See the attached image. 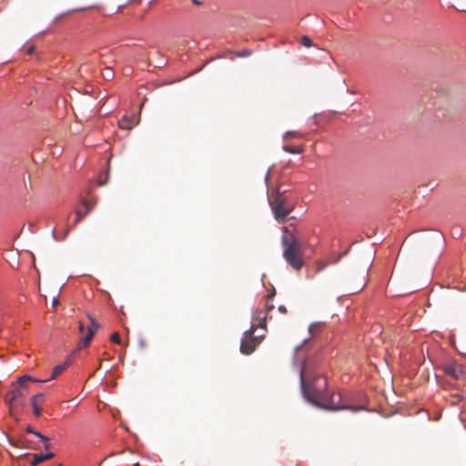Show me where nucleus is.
Listing matches in <instances>:
<instances>
[{"label": "nucleus", "instance_id": "obj_1", "mask_svg": "<svg viewBox=\"0 0 466 466\" xmlns=\"http://www.w3.org/2000/svg\"><path fill=\"white\" fill-rule=\"evenodd\" d=\"M300 386L304 398L313 405L329 410H349L359 411L363 410L361 406H342L341 396L339 393L327 392L328 381L321 374H313L309 370V364L305 361L299 369Z\"/></svg>", "mask_w": 466, "mask_h": 466}, {"label": "nucleus", "instance_id": "obj_7", "mask_svg": "<svg viewBox=\"0 0 466 466\" xmlns=\"http://www.w3.org/2000/svg\"><path fill=\"white\" fill-rule=\"evenodd\" d=\"M87 318L90 321V324L87 327V334L79 341L76 348L77 350H81L82 348H86L95 336L96 332L100 328L99 323L92 316L87 315Z\"/></svg>", "mask_w": 466, "mask_h": 466}, {"label": "nucleus", "instance_id": "obj_19", "mask_svg": "<svg viewBox=\"0 0 466 466\" xmlns=\"http://www.w3.org/2000/svg\"><path fill=\"white\" fill-rule=\"evenodd\" d=\"M26 431L38 437L41 441H46V437L38 431H34L31 427H27Z\"/></svg>", "mask_w": 466, "mask_h": 466}, {"label": "nucleus", "instance_id": "obj_22", "mask_svg": "<svg viewBox=\"0 0 466 466\" xmlns=\"http://www.w3.org/2000/svg\"><path fill=\"white\" fill-rule=\"evenodd\" d=\"M285 137L288 138L289 137H300V134L298 133L297 131H289L286 133Z\"/></svg>", "mask_w": 466, "mask_h": 466}, {"label": "nucleus", "instance_id": "obj_23", "mask_svg": "<svg viewBox=\"0 0 466 466\" xmlns=\"http://www.w3.org/2000/svg\"><path fill=\"white\" fill-rule=\"evenodd\" d=\"M69 230H70V228H67V229L63 233V236H62L60 238H56V237L55 236V229H53V230H52V234H53V236H54L56 239H65V238H66V236H67L68 232H69Z\"/></svg>", "mask_w": 466, "mask_h": 466}, {"label": "nucleus", "instance_id": "obj_10", "mask_svg": "<svg viewBox=\"0 0 466 466\" xmlns=\"http://www.w3.org/2000/svg\"><path fill=\"white\" fill-rule=\"evenodd\" d=\"M138 123L135 116H123L119 121V127L123 129H131Z\"/></svg>", "mask_w": 466, "mask_h": 466}, {"label": "nucleus", "instance_id": "obj_21", "mask_svg": "<svg viewBox=\"0 0 466 466\" xmlns=\"http://www.w3.org/2000/svg\"><path fill=\"white\" fill-rule=\"evenodd\" d=\"M110 340L114 343L119 344L121 342L119 334L117 332L113 333L110 336Z\"/></svg>", "mask_w": 466, "mask_h": 466}, {"label": "nucleus", "instance_id": "obj_13", "mask_svg": "<svg viewBox=\"0 0 466 466\" xmlns=\"http://www.w3.org/2000/svg\"><path fill=\"white\" fill-rule=\"evenodd\" d=\"M67 366H68L67 362H66L65 364L56 366L53 370L52 376H51L50 380L56 379L60 374H62Z\"/></svg>", "mask_w": 466, "mask_h": 466}, {"label": "nucleus", "instance_id": "obj_28", "mask_svg": "<svg viewBox=\"0 0 466 466\" xmlns=\"http://www.w3.org/2000/svg\"><path fill=\"white\" fill-rule=\"evenodd\" d=\"M84 324L82 322H79V325H78V330L80 333L84 332Z\"/></svg>", "mask_w": 466, "mask_h": 466}, {"label": "nucleus", "instance_id": "obj_33", "mask_svg": "<svg viewBox=\"0 0 466 466\" xmlns=\"http://www.w3.org/2000/svg\"><path fill=\"white\" fill-rule=\"evenodd\" d=\"M59 466H63L62 464H59Z\"/></svg>", "mask_w": 466, "mask_h": 466}, {"label": "nucleus", "instance_id": "obj_30", "mask_svg": "<svg viewBox=\"0 0 466 466\" xmlns=\"http://www.w3.org/2000/svg\"><path fill=\"white\" fill-rule=\"evenodd\" d=\"M192 2L197 5H200V2H198V0H192Z\"/></svg>", "mask_w": 466, "mask_h": 466}, {"label": "nucleus", "instance_id": "obj_24", "mask_svg": "<svg viewBox=\"0 0 466 466\" xmlns=\"http://www.w3.org/2000/svg\"><path fill=\"white\" fill-rule=\"evenodd\" d=\"M250 55H251V51H249V50H244L238 54V56H248Z\"/></svg>", "mask_w": 466, "mask_h": 466}, {"label": "nucleus", "instance_id": "obj_20", "mask_svg": "<svg viewBox=\"0 0 466 466\" xmlns=\"http://www.w3.org/2000/svg\"><path fill=\"white\" fill-rule=\"evenodd\" d=\"M301 44L307 47H309L312 46V41L308 35H303L301 37Z\"/></svg>", "mask_w": 466, "mask_h": 466}, {"label": "nucleus", "instance_id": "obj_31", "mask_svg": "<svg viewBox=\"0 0 466 466\" xmlns=\"http://www.w3.org/2000/svg\"><path fill=\"white\" fill-rule=\"evenodd\" d=\"M105 184H106V181H103V182H100V183H99V185H100V186H103V185H105Z\"/></svg>", "mask_w": 466, "mask_h": 466}, {"label": "nucleus", "instance_id": "obj_29", "mask_svg": "<svg viewBox=\"0 0 466 466\" xmlns=\"http://www.w3.org/2000/svg\"><path fill=\"white\" fill-rule=\"evenodd\" d=\"M52 304H53V306H56L58 304L57 299L54 298Z\"/></svg>", "mask_w": 466, "mask_h": 466}, {"label": "nucleus", "instance_id": "obj_14", "mask_svg": "<svg viewBox=\"0 0 466 466\" xmlns=\"http://www.w3.org/2000/svg\"><path fill=\"white\" fill-rule=\"evenodd\" d=\"M283 149L290 154H301L304 151V147H293V146H285Z\"/></svg>", "mask_w": 466, "mask_h": 466}, {"label": "nucleus", "instance_id": "obj_9", "mask_svg": "<svg viewBox=\"0 0 466 466\" xmlns=\"http://www.w3.org/2000/svg\"><path fill=\"white\" fill-rule=\"evenodd\" d=\"M96 203H89L88 201L86 200H84L82 202V205L84 207V211H81V210H77L76 211V221H75V224L78 223L79 221H81L83 219V218L87 215L91 210L92 208H94Z\"/></svg>", "mask_w": 466, "mask_h": 466}, {"label": "nucleus", "instance_id": "obj_4", "mask_svg": "<svg viewBox=\"0 0 466 466\" xmlns=\"http://www.w3.org/2000/svg\"><path fill=\"white\" fill-rule=\"evenodd\" d=\"M31 380L33 379L30 376L25 375L21 377L17 381L18 385L15 386L8 392L9 400L18 405H23L24 398L27 393L26 383Z\"/></svg>", "mask_w": 466, "mask_h": 466}, {"label": "nucleus", "instance_id": "obj_12", "mask_svg": "<svg viewBox=\"0 0 466 466\" xmlns=\"http://www.w3.org/2000/svg\"><path fill=\"white\" fill-rule=\"evenodd\" d=\"M54 457H55V453H53V452H47L45 454H35L30 464H31V466H37L41 462L50 460Z\"/></svg>", "mask_w": 466, "mask_h": 466}, {"label": "nucleus", "instance_id": "obj_15", "mask_svg": "<svg viewBox=\"0 0 466 466\" xmlns=\"http://www.w3.org/2000/svg\"><path fill=\"white\" fill-rule=\"evenodd\" d=\"M463 400L462 394H451L448 398V401L451 403V405H457Z\"/></svg>", "mask_w": 466, "mask_h": 466}, {"label": "nucleus", "instance_id": "obj_16", "mask_svg": "<svg viewBox=\"0 0 466 466\" xmlns=\"http://www.w3.org/2000/svg\"><path fill=\"white\" fill-rule=\"evenodd\" d=\"M327 267V262L322 260H316L314 263L315 273H319L324 270Z\"/></svg>", "mask_w": 466, "mask_h": 466}, {"label": "nucleus", "instance_id": "obj_6", "mask_svg": "<svg viewBox=\"0 0 466 466\" xmlns=\"http://www.w3.org/2000/svg\"><path fill=\"white\" fill-rule=\"evenodd\" d=\"M443 372L453 380H461L466 377L464 367L457 361L451 360L442 365Z\"/></svg>", "mask_w": 466, "mask_h": 466}, {"label": "nucleus", "instance_id": "obj_2", "mask_svg": "<svg viewBox=\"0 0 466 466\" xmlns=\"http://www.w3.org/2000/svg\"><path fill=\"white\" fill-rule=\"evenodd\" d=\"M285 232L281 238L283 258L293 269L299 271L304 266L302 242L294 236H289L286 228Z\"/></svg>", "mask_w": 466, "mask_h": 466}, {"label": "nucleus", "instance_id": "obj_25", "mask_svg": "<svg viewBox=\"0 0 466 466\" xmlns=\"http://www.w3.org/2000/svg\"><path fill=\"white\" fill-rule=\"evenodd\" d=\"M35 52V46H29L27 49H26V54L28 55H33Z\"/></svg>", "mask_w": 466, "mask_h": 466}, {"label": "nucleus", "instance_id": "obj_18", "mask_svg": "<svg viewBox=\"0 0 466 466\" xmlns=\"http://www.w3.org/2000/svg\"><path fill=\"white\" fill-rule=\"evenodd\" d=\"M114 76V73L111 68L106 67L105 71L103 72V77L106 80L112 79Z\"/></svg>", "mask_w": 466, "mask_h": 466}, {"label": "nucleus", "instance_id": "obj_8", "mask_svg": "<svg viewBox=\"0 0 466 466\" xmlns=\"http://www.w3.org/2000/svg\"><path fill=\"white\" fill-rule=\"evenodd\" d=\"M267 314L265 310L257 309L252 317L251 327L255 326V330L258 328H266Z\"/></svg>", "mask_w": 466, "mask_h": 466}, {"label": "nucleus", "instance_id": "obj_17", "mask_svg": "<svg viewBox=\"0 0 466 466\" xmlns=\"http://www.w3.org/2000/svg\"><path fill=\"white\" fill-rule=\"evenodd\" d=\"M275 295V290L271 294H268L267 296L268 300L265 303L264 309L266 312H268L274 309V305L269 301L272 299L273 296Z\"/></svg>", "mask_w": 466, "mask_h": 466}, {"label": "nucleus", "instance_id": "obj_32", "mask_svg": "<svg viewBox=\"0 0 466 466\" xmlns=\"http://www.w3.org/2000/svg\"><path fill=\"white\" fill-rule=\"evenodd\" d=\"M300 349H301V347H300V346H299V347H297V348H296V350L298 351V350H299Z\"/></svg>", "mask_w": 466, "mask_h": 466}, {"label": "nucleus", "instance_id": "obj_5", "mask_svg": "<svg viewBox=\"0 0 466 466\" xmlns=\"http://www.w3.org/2000/svg\"><path fill=\"white\" fill-rule=\"evenodd\" d=\"M255 326L250 327L248 330L245 331L240 344L241 353L245 355L251 354L261 342L263 336H255Z\"/></svg>", "mask_w": 466, "mask_h": 466}, {"label": "nucleus", "instance_id": "obj_27", "mask_svg": "<svg viewBox=\"0 0 466 466\" xmlns=\"http://www.w3.org/2000/svg\"><path fill=\"white\" fill-rule=\"evenodd\" d=\"M279 311L285 314V313H287V309L285 306L281 305L279 307Z\"/></svg>", "mask_w": 466, "mask_h": 466}, {"label": "nucleus", "instance_id": "obj_26", "mask_svg": "<svg viewBox=\"0 0 466 466\" xmlns=\"http://www.w3.org/2000/svg\"><path fill=\"white\" fill-rule=\"evenodd\" d=\"M44 441V447L46 450H48L50 448V442H49V440L48 438L46 437V441Z\"/></svg>", "mask_w": 466, "mask_h": 466}, {"label": "nucleus", "instance_id": "obj_3", "mask_svg": "<svg viewBox=\"0 0 466 466\" xmlns=\"http://www.w3.org/2000/svg\"><path fill=\"white\" fill-rule=\"evenodd\" d=\"M270 206L276 220L279 223H284L294 208L279 191L272 197Z\"/></svg>", "mask_w": 466, "mask_h": 466}, {"label": "nucleus", "instance_id": "obj_11", "mask_svg": "<svg viewBox=\"0 0 466 466\" xmlns=\"http://www.w3.org/2000/svg\"><path fill=\"white\" fill-rule=\"evenodd\" d=\"M43 402V395L42 394H36L33 396L31 400V405L34 409V414L35 416H39L41 414V404Z\"/></svg>", "mask_w": 466, "mask_h": 466}]
</instances>
